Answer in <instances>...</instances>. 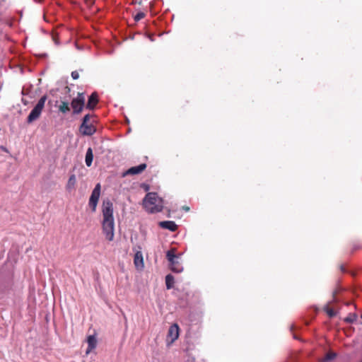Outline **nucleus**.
<instances>
[{
    "label": "nucleus",
    "instance_id": "nucleus-10",
    "mask_svg": "<svg viewBox=\"0 0 362 362\" xmlns=\"http://www.w3.org/2000/svg\"><path fill=\"white\" fill-rule=\"evenodd\" d=\"M98 101V95L96 92H94L89 96L86 107L90 110H93L95 108Z\"/></svg>",
    "mask_w": 362,
    "mask_h": 362
},
{
    "label": "nucleus",
    "instance_id": "nucleus-2",
    "mask_svg": "<svg viewBox=\"0 0 362 362\" xmlns=\"http://www.w3.org/2000/svg\"><path fill=\"white\" fill-rule=\"evenodd\" d=\"M144 208L149 213L160 212L163 209V201L156 193H147L143 200Z\"/></svg>",
    "mask_w": 362,
    "mask_h": 362
},
{
    "label": "nucleus",
    "instance_id": "nucleus-1",
    "mask_svg": "<svg viewBox=\"0 0 362 362\" xmlns=\"http://www.w3.org/2000/svg\"><path fill=\"white\" fill-rule=\"evenodd\" d=\"M114 207L112 202L107 199L102 204V228L105 238L112 241L115 236V219L113 216Z\"/></svg>",
    "mask_w": 362,
    "mask_h": 362
},
{
    "label": "nucleus",
    "instance_id": "nucleus-7",
    "mask_svg": "<svg viewBox=\"0 0 362 362\" xmlns=\"http://www.w3.org/2000/svg\"><path fill=\"white\" fill-rule=\"evenodd\" d=\"M101 186L100 183H98L93 189L91 195L89 199L88 204L92 209L93 212H95L98 205V202L100 196Z\"/></svg>",
    "mask_w": 362,
    "mask_h": 362
},
{
    "label": "nucleus",
    "instance_id": "nucleus-8",
    "mask_svg": "<svg viewBox=\"0 0 362 362\" xmlns=\"http://www.w3.org/2000/svg\"><path fill=\"white\" fill-rule=\"evenodd\" d=\"M180 328L177 324L172 325L168 329L167 334V340L170 343H173L179 337Z\"/></svg>",
    "mask_w": 362,
    "mask_h": 362
},
{
    "label": "nucleus",
    "instance_id": "nucleus-21",
    "mask_svg": "<svg viewBox=\"0 0 362 362\" xmlns=\"http://www.w3.org/2000/svg\"><path fill=\"white\" fill-rule=\"evenodd\" d=\"M145 16H146V14L144 12H139L134 16V19L135 21L137 22V21L143 19Z\"/></svg>",
    "mask_w": 362,
    "mask_h": 362
},
{
    "label": "nucleus",
    "instance_id": "nucleus-23",
    "mask_svg": "<svg viewBox=\"0 0 362 362\" xmlns=\"http://www.w3.org/2000/svg\"><path fill=\"white\" fill-rule=\"evenodd\" d=\"M340 270L342 272H346V269H345V267L343 264H341L340 267Z\"/></svg>",
    "mask_w": 362,
    "mask_h": 362
},
{
    "label": "nucleus",
    "instance_id": "nucleus-13",
    "mask_svg": "<svg viewBox=\"0 0 362 362\" xmlns=\"http://www.w3.org/2000/svg\"><path fill=\"white\" fill-rule=\"evenodd\" d=\"M134 263L136 268L144 267L143 255L141 252H136L134 255Z\"/></svg>",
    "mask_w": 362,
    "mask_h": 362
},
{
    "label": "nucleus",
    "instance_id": "nucleus-15",
    "mask_svg": "<svg viewBox=\"0 0 362 362\" xmlns=\"http://www.w3.org/2000/svg\"><path fill=\"white\" fill-rule=\"evenodd\" d=\"M93 159V154L92 148H88L87 149L86 154V158H85V162L88 167H90L92 165Z\"/></svg>",
    "mask_w": 362,
    "mask_h": 362
},
{
    "label": "nucleus",
    "instance_id": "nucleus-25",
    "mask_svg": "<svg viewBox=\"0 0 362 362\" xmlns=\"http://www.w3.org/2000/svg\"><path fill=\"white\" fill-rule=\"evenodd\" d=\"M184 210H185L186 211H188L189 210V206H185L182 207Z\"/></svg>",
    "mask_w": 362,
    "mask_h": 362
},
{
    "label": "nucleus",
    "instance_id": "nucleus-12",
    "mask_svg": "<svg viewBox=\"0 0 362 362\" xmlns=\"http://www.w3.org/2000/svg\"><path fill=\"white\" fill-rule=\"evenodd\" d=\"M88 348L86 354H88L97 346V339L95 335H89L87 338Z\"/></svg>",
    "mask_w": 362,
    "mask_h": 362
},
{
    "label": "nucleus",
    "instance_id": "nucleus-5",
    "mask_svg": "<svg viewBox=\"0 0 362 362\" xmlns=\"http://www.w3.org/2000/svg\"><path fill=\"white\" fill-rule=\"evenodd\" d=\"M47 99L46 95L42 96L40 99L38 100L36 105L31 110L29 115L27 117V122L30 124L34 121L37 120L41 115L42 110L45 107V102Z\"/></svg>",
    "mask_w": 362,
    "mask_h": 362
},
{
    "label": "nucleus",
    "instance_id": "nucleus-6",
    "mask_svg": "<svg viewBox=\"0 0 362 362\" xmlns=\"http://www.w3.org/2000/svg\"><path fill=\"white\" fill-rule=\"evenodd\" d=\"M85 101L86 98L83 93H78L77 96L72 99L70 105L74 115L81 113L85 107Z\"/></svg>",
    "mask_w": 362,
    "mask_h": 362
},
{
    "label": "nucleus",
    "instance_id": "nucleus-24",
    "mask_svg": "<svg viewBox=\"0 0 362 362\" xmlns=\"http://www.w3.org/2000/svg\"><path fill=\"white\" fill-rule=\"evenodd\" d=\"M337 290H336V291H334L333 292V293H332L334 300H335V298H336V295H337Z\"/></svg>",
    "mask_w": 362,
    "mask_h": 362
},
{
    "label": "nucleus",
    "instance_id": "nucleus-17",
    "mask_svg": "<svg viewBox=\"0 0 362 362\" xmlns=\"http://www.w3.org/2000/svg\"><path fill=\"white\" fill-rule=\"evenodd\" d=\"M174 283H175L174 276L172 274H168L165 276V285H166L167 289H170V288H173Z\"/></svg>",
    "mask_w": 362,
    "mask_h": 362
},
{
    "label": "nucleus",
    "instance_id": "nucleus-4",
    "mask_svg": "<svg viewBox=\"0 0 362 362\" xmlns=\"http://www.w3.org/2000/svg\"><path fill=\"white\" fill-rule=\"evenodd\" d=\"M92 117H93V115L87 114L83 118L79 131L84 136H91L96 132V127L93 125V122L90 121Z\"/></svg>",
    "mask_w": 362,
    "mask_h": 362
},
{
    "label": "nucleus",
    "instance_id": "nucleus-27",
    "mask_svg": "<svg viewBox=\"0 0 362 362\" xmlns=\"http://www.w3.org/2000/svg\"><path fill=\"white\" fill-rule=\"evenodd\" d=\"M361 362H362V361H361Z\"/></svg>",
    "mask_w": 362,
    "mask_h": 362
},
{
    "label": "nucleus",
    "instance_id": "nucleus-11",
    "mask_svg": "<svg viewBox=\"0 0 362 362\" xmlns=\"http://www.w3.org/2000/svg\"><path fill=\"white\" fill-rule=\"evenodd\" d=\"M158 226L165 229H168L172 232H175L177 229V226L173 221H164L158 223Z\"/></svg>",
    "mask_w": 362,
    "mask_h": 362
},
{
    "label": "nucleus",
    "instance_id": "nucleus-3",
    "mask_svg": "<svg viewBox=\"0 0 362 362\" xmlns=\"http://www.w3.org/2000/svg\"><path fill=\"white\" fill-rule=\"evenodd\" d=\"M166 257L169 262V267L171 271L175 273L182 272L183 267L180 261V257L175 254V248H172L167 252Z\"/></svg>",
    "mask_w": 362,
    "mask_h": 362
},
{
    "label": "nucleus",
    "instance_id": "nucleus-19",
    "mask_svg": "<svg viewBox=\"0 0 362 362\" xmlns=\"http://www.w3.org/2000/svg\"><path fill=\"white\" fill-rule=\"evenodd\" d=\"M337 356V354L334 353V352H332V351H329L328 352L325 358H324V361H331V360H333L334 358H335Z\"/></svg>",
    "mask_w": 362,
    "mask_h": 362
},
{
    "label": "nucleus",
    "instance_id": "nucleus-20",
    "mask_svg": "<svg viewBox=\"0 0 362 362\" xmlns=\"http://www.w3.org/2000/svg\"><path fill=\"white\" fill-rule=\"evenodd\" d=\"M356 318H357V315L354 314V315H349L348 317H346L345 318V322H349V323H353L354 321L356 320Z\"/></svg>",
    "mask_w": 362,
    "mask_h": 362
},
{
    "label": "nucleus",
    "instance_id": "nucleus-14",
    "mask_svg": "<svg viewBox=\"0 0 362 362\" xmlns=\"http://www.w3.org/2000/svg\"><path fill=\"white\" fill-rule=\"evenodd\" d=\"M58 110L62 114H66L71 110L70 105L67 101H61L58 105Z\"/></svg>",
    "mask_w": 362,
    "mask_h": 362
},
{
    "label": "nucleus",
    "instance_id": "nucleus-26",
    "mask_svg": "<svg viewBox=\"0 0 362 362\" xmlns=\"http://www.w3.org/2000/svg\"><path fill=\"white\" fill-rule=\"evenodd\" d=\"M361 318H362V314H361Z\"/></svg>",
    "mask_w": 362,
    "mask_h": 362
},
{
    "label": "nucleus",
    "instance_id": "nucleus-18",
    "mask_svg": "<svg viewBox=\"0 0 362 362\" xmlns=\"http://www.w3.org/2000/svg\"><path fill=\"white\" fill-rule=\"evenodd\" d=\"M324 310L327 313L329 317H333L336 315V312L332 308H329L328 305H326L324 308Z\"/></svg>",
    "mask_w": 362,
    "mask_h": 362
},
{
    "label": "nucleus",
    "instance_id": "nucleus-9",
    "mask_svg": "<svg viewBox=\"0 0 362 362\" xmlns=\"http://www.w3.org/2000/svg\"><path fill=\"white\" fill-rule=\"evenodd\" d=\"M146 167L147 165L145 163L140 164L138 166L132 167L129 168L125 173H124L123 176L140 174L146 168Z\"/></svg>",
    "mask_w": 362,
    "mask_h": 362
},
{
    "label": "nucleus",
    "instance_id": "nucleus-16",
    "mask_svg": "<svg viewBox=\"0 0 362 362\" xmlns=\"http://www.w3.org/2000/svg\"><path fill=\"white\" fill-rule=\"evenodd\" d=\"M76 183V175H71L69 177V180L67 182V184H66V189L69 190V191H71V189H74Z\"/></svg>",
    "mask_w": 362,
    "mask_h": 362
},
{
    "label": "nucleus",
    "instance_id": "nucleus-22",
    "mask_svg": "<svg viewBox=\"0 0 362 362\" xmlns=\"http://www.w3.org/2000/svg\"><path fill=\"white\" fill-rule=\"evenodd\" d=\"M71 77L73 78V79L76 80V79H78L79 78V74H78V72L77 71H74L71 72Z\"/></svg>",
    "mask_w": 362,
    "mask_h": 362
}]
</instances>
